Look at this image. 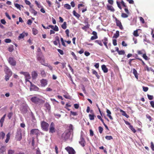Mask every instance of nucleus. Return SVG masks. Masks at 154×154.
<instances>
[{"mask_svg": "<svg viewBox=\"0 0 154 154\" xmlns=\"http://www.w3.org/2000/svg\"><path fill=\"white\" fill-rule=\"evenodd\" d=\"M120 111L122 113V114L123 116H125L127 118H128L129 117V116L126 114L125 111L121 109H120Z\"/></svg>", "mask_w": 154, "mask_h": 154, "instance_id": "aec40b11", "label": "nucleus"}, {"mask_svg": "<svg viewBox=\"0 0 154 154\" xmlns=\"http://www.w3.org/2000/svg\"><path fill=\"white\" fill-rule=\"evenodd\" d=\"M102 42H103V44L105 43H108V39L106 37H104L103 39L102 40Z\"/></svg>", "mask_w": 154, "mask_h": 154, "instance_id": "37998d69", "label": "nucleus"}, {"mask_svg": "<svg viewBox=\"0 0 154 154\" xmlns=\"http://www.w3.org/2000/svg\"><path fill=\"white\" fill-rule=\"evenodd\" d=\"M73 13L74 15L78 18H79L80 16V15L78 13H77L75 11H73Z\"/></svg>", "mask_w": 154, "mask_h": 154, "instance_id": "c85d7f7f", "label": "nucleus"}, {"mask_svg": "<svg viewBox=\"0 0 154 154\" xmlns=\"http://www.w3.org/2000/svg\"><path fill=\"white\" fill-rule=\"evenodd\" d=\"M57 51L61 55H63V51L61 49H57Z\"/></svg>", "mask_w": 154, "mask_h": 154, "instance_id": "6e6d98bb", "label": "nucleus"}, {"mask_svg": "<svg viewBox=\"0 0 154 154\" xmlns=\"http://www.w3.org/2000/svg\"><path fill=\"white\" fill-rule=\"evenodd\" d=\"M71 114L73 116H75L77 115V113L76 112H74L72 111L70 112Z\"/></svg>", "mask_w": 154, "mask_h": 154, "instance_id": "680f3d73", "label": "nucleus"}, {"mask_svg": "<svg viewBox=\"0 0 154 154\" xmlns=\"http://www.w3.org/2000/svg\"><path fill=\"white\" fill-rule=\"evenodd\" d=\"M22 138L21 131L20 130H18L17 132L16 138L17 140L20 141Z\"/></svg>", "mask_w": 154, "mask_h": 154, "instance_id": "7ed1b4c3", "label": "nucleus"}, {"mask_svg": "<svg viewBox=\"0 0 154 154\" xmlns=\"http://www.w3.org/2000/svg\"><path fill=\"white\" fill-rule=\"evenodd\" d=\"M121 3L124 7L126 8L127 7V6L126 5L125 3L122 0L121 1Z\"/></svg>", "mask_w": 154, "mask_h": 154, "instance_id": "338daca9", "label": "nucleus"}, {"mask_svg": "<svg viewBox=\"0 0 154 154\" xmlns=\"http://www.w3.org/2000/svg\"><path fill=\"white\" fill-rule=\"evenodd\" d=\"M4 120H5L4 119H3L2 118H1V119L0 120V123L1 126V127H2L3 126V123L4 121Z\"/></svg>", "mask_w": 154, "mask_h": 154, "instance_id": "a18cd8bd", "label": "nucleus"}, {"mask_svg": "<svg viewBox=\"0 0 154 154\" xmlns=\"http://www.w3.org/2000/svg\"><path fill=\"white\" fill-rule=\"evenodd\" d=\"M65 32L66 35V36L67 37H69V30L68 29H67L65 31Z\"/></svg>", "mask_w": 154, "mask_h": 154, "instance_id": "5fc2aeb1", "label": "nucleus"}, {"mask_svg": "<svg viewBox=\"0 0 154 154\" xmlns=\"http://www.w3.org/2000/svg\"><path fill=\"white\" fill-rule=\"evenodd\" d=\"M5 42L6 43H9L11 42V40L9 39H6L5 40Z\"/></svg>", "mask_w": 154, "mask_h": 154, "instance_id": "052dcab7", "label": "nucleus"}, {"mask_svg": "<svg viewBox=\"0 0 154 154\" xmlns=\"http://www.w3.org/2000/svg\"><path fill=\"white\" fill-rule=\"evenodd\" d=\"M143 91L145 92L147 91L148 90V87L144 86L143 87Z\"/></svg>", "mask_w": 154, "mask_h": 154, "instance_id": "13d9d810", "label": "nucleus"}, {"mask_svg": "<svg viewBox=\"0 0 154 154\" xmlns=\"http://www.w3.org/2000/svg\"><path fill=\"white\" fill-rule=\"evenodd\" d=\"M37 58L38 60L42 64H43V63H44L45 60L43 56H38Z\"/></svg>", "mask_w": 154, "mask_h": 154, "instance_id": "9b49d317", "label": "nucleus"}, {"mask_svg": "<svg viewBox=\"0 0 154 154\" xmlns=\"http://www.w3.org/2000/svg\"><path fill=\"white\" fill-rule=\"evenodd\" d=\"M79 143L83 147L85 146V141L83 138L82 136L81 137L80 140L79 141Z\"/></svg>", "mask_w": 154, "mask_h": 154, "instance_id": "f8f14e48", "label": "nucleus"}, {"mask_svg": "<svg viewBox=\"0 0 154 154\" xmlns=\"http://www.w3.org/2000/svg\"><path fill=\"white\" fill-rule=\"evenodd\" d=\"M33 33L34 35H36L37 34L38 32V30L35 28H33L32 29Z\"/></svg>", "mask_w": 154, "mask_h": 154, "instance_id": "4c0bfd02", "label": "nucleus"}, {"mask_svg": "<svg viewBox=\"0 0 154 154\" xmlns=\"http://www.w3.org/2000/svg\"><path fill=\"white\" fill-rule=\"evenodd\" d=\"M143 57L145 60H148V57L146 55V54H143Z\"/></svg>", "mask_w": 154, "mask_h": 154, "instance_id": "bf43d9fd", "label": "nucleus"}, {"mask_svg": "<svg viewBox=\"0 0 154 154\" xmlns=\"http://www.w3.org/2000/svg\"><path fill=\"white\" fill-rule=\"evenodd\" d=\"M31 101L35 104L40 105L44 102V101L37 96H34L31 98Z\"/></svg>", "mask_w": 154, "mask_h": 154, "instance_id": "f257e3e1", "label": "nucleus"}, {"mask_svg": "<svg viewBox=\"0 0 154 154\" xmlns=\"http://www.w3.org/2000/svg\"><path fill=\"white\" fill-rule=\"evenodd\" d=\"M34 15H36L37 14V12L35 11L33 8L30 9L29 10Z\"/></svg>", "mask_w": 154, "mask_h": 154, "instance_id": "bb28decb", "label": "nucleus"}, {"mask_svg": "<svg viewBox=\"0 0 154 154\" xmlns=\"http://www.w3.org/2000/svg\"><path fill=\"white\" fill-rule=\"evenodd\" d=\"M139 29H137L134 31L133 32V35L135 37H137L139 36V34L138 33V31Z\"/></svg>", "mask_w": 154, "mask_h": 154, "instance_id": "2f4dec72", "label": "nucleus"}, {"mask_svg": "<svg viewBox=\"0 0 154 154\" xmlns=\"http://www.w3.org/2000/svg\"><path fill=\"white\" fill-rule=\"evenodd\" d=\"M95 42L99 45L100 46L103 45L102 43V41L100 40H96L95 41Z\"/></svg>", "mask_w": 154, "mask_h": 154, "instance_id": "a878e982", "label": "nucleus"}, {"mask_svg": "<svg viewBox=\"0 0 154 154\" xmlns=\"http://www.w3.org/2000/svg\"><path fill=\"white\" fill-rule=\"evenodd\" d=\"M119 32L118 31H117L116 32V33L114 34L113 38H117L119 37Z\"/></svg>", "mask_w": 154, "mask_h": 154, "instance_id": "5701e85b", "label": "nucleus"}, {"mask_svg": "<svg viewBox=\"0 0 154 154\" xmlns=\"http://www.w3.org/2000/svg\"><path fill=\"white\" fill-rule=\"evenodd\" d=\"M121 16L123 18H125L127 17H128V15L125 13H123L122 14Z\"/></svg>", "mask_w": 154, "mask_h": 154, "instance_id": "79ce46f5", "label": "nucleus"}, {"mask_svg": "<svg viewBox=\"0 0 154 154\" xmlns=\"http://www.w3.org/2000/svg\"><path fill=\"white\" fill-rule=\"evenodd\" d=\"M5 135V134L3 132H0V139H3Z\"/></svg>", "mask_w": 154, "mask_h": 154, "instance_id": "7c9ffc66", "label": "nucleus"}, {"mask_svg": "<svg viewBox=\"0 0 154 154\" xmlns=\"http://www.w3.org/2000/svg\"><path fill=\"white\" fill-rule=\"evenodd\" d=\"M106 112L107 113V116L110 119H112L113 118L111 115V113L110 111L109 110L107 109Z\"/></svg>", "mask_w": 154, "mask_h": 154, "instance_id": "dca6fc26", "label": "nucleus"}, {"mask_svg": "<svg viewBox=\"0 0 154 154\" xmlns=\"http://www.w3.org/2000/svg\"><path fill=\"white\" fill-rule=\"evenodd\" d=\"M121 3L119 2L118 1H116V3L117 4V6L121 10L122 9L121 7L120 6V3Z\"/></svg>", "mask_w": 154, "mask_h": 154, "instance_id": "e2e57ef3", "label": "nucleus"}, {"mask_svg": "<svg viewBox=\"0 0 154 154\" xmlns=\"http://www.w3.org/2000/svg\"><path fill=\"white\" fill-rule=\"evenodd\" d=\"M53 30L55 31H59L58 28L56 25H55L54 26Z\"/></svg>", "mask_w": 154, "mask_h": 154, "instance_id": "09e8293b", "label": "nucleus"}, {"mask_svg": "<svg viewBox=\"0 0 154 154\" xmlns=\"http://www.w3.org/2000/svg\"><path fill=\"white\" fill-rule=\"evenodd\" d=\"M129 128L134 133H135L136 132V130L134 129V128L132 126H131V125H130V126H129Z\"/></svg>", "mask_w": 154, "mask_h": 154, "instance_id": "a19ab883", "label": "nucleus"}, {"mask_svg": "<svg viewBox=\"0 0 154 154\" xmlns=\"http://www.w3.org/2000/svg\"><path fill=\"white\" fill-rule=\"evenodd\" d=\"M30 134L35 135L38 136L40 134L39 131L37 129H32L30 131Z\"/></svg>", "mask_w": 154, "mask_h": 154, "instance_id": "423d86ee", "label": "nucleus"}, {"mask_svg": "<svg viewBox=\"0 0 154 154\" xmlns=\"http://www.w3.org/2000/svg\"><path fill=\"white\" fill-rule=\"evenodd\" d=\"M41 125L43 130L46 131H48V128L49 126L48 123L45 121H42L41 122Z\"/></svg>", "mask_w": 154, "mask_h": 154, "instance_id": "f03ea898", "label": "nucleus"}, {"mask_svg": "<svg viewBox=\"0 0 154 154\" xmlns=\"http://www.w3.org/2000/svg\"><path fill=\"white\" fill-rule=\"evenodd\" d=\"M133 73L134 75L135 78L138 79V76L137 75V71L135 69H133Z\"/></svg>", "mask_w": 154, "mask_h": 154, "instance_id": "412c9836", "label": "nucleus"}, {"mask_svg": "<svg viewBox=\"0 0 154 154\" xmlns=\"http://www.w3.org/2000/svg\"><path fill=\"white\" fill-rule=\"evenodd\" d=\"M55 125L54 123L52 122L50 125L49 128V132L53 133L55 132Z\"/></svg>", "mask_w": 154, "mask_h": 154, "instance_id": "20e7f679", "label": "nucleus"}, {"mask_svg": "<svg viewBox=\"0 0 154 154\" xmlns=\"http://www.w3.org/2000/svg\"><path fill=\"white\" fill-rule=\"evenodd\" d=\"M98 129L99 132L101 134L103 130V128L101 127L100 126L99 127Z\"/></svg>", "mask_w": 154, "mask_h": 154, "instance_id": "8fccbe9b", "label": "nucleus"}, {"mask_svg": "<svg viewBox=\"0 0 154 154\" xmlns=\"http://www.w3.org/2000/svg\"><path fill=\"white\" fill-rule=\"evenodd\" d=\"M89 117L90 120H94V114H89Z\"/></svg>", "mask_w": 154, "mask_h": 154, "instance_id": "72a5a7b5", "label": "nucleus"}, {"mask_svg": "<svg viewBox=\"0 0 154 154\" xmlns=\"http://www.w3.org/2000/svg\"><path fill=\"white\" fill-rule=\"evenodd\" d=\"M92 73L93 74L95 75L96 77L98 79H99L100 78V76L98 74L97 72L96 71L94 70H92Z\"/></svg>", "mask_w": 154, "mask_h": 154, "instance_id": "b1692460", "label": "nucleus"}, {"mask_svg": "<svg viewBox=\"0 0 154 154\" xmlns=\"http://www.w3.org/2000/svg\"><path fill=\"white\" fill-rule=\"evenodd\" d=\"M28 35L27 33H26L25 32H23L21 34H20L18 37V39L20 40L21 39L23 38L25 36H27Z\"/></svg>", "mask_w": 154, "mask_h": 154, "instance_id": "9d476101", "label": "nucleus"}, {"mask_svg": "<svg viewBox=\"0 0 154 154\" xmlns=\"http://www.w3.org/2000/svg\"><path fill=\"white\" fill-rule=\"evenodd\" d=\"M8 62L11 65L13 66H14L16 64V62L15 60H14L13 58L11 57H10L9 58Z\"/></svg>", "mask_w": 154, "mask_h": 154, "instance_id": "0eeeda50", "label": "nucleus"}, {"mask_svg": "<svg viewBox=\"0 0 154 154\" xmlns=\"http://www.w3.org/2000/svg\"><path fill=\"white\" fill-rule=\"evenodd\" d=\"M150 104L151 106L153 108H154V101H151L150 102Z\"/></svg>", "mask_w": 154, "mask_h": 154, "instance_id": "774afa93", "label": "nucleus"}, {"mask_svg": "<svg viewBox=\"0 0 154 154\" xmlns=\"http://www.w3.org/2000/svg\"><path fill=\"white\" fill-rule=\"evenodd\" d=\"M69 154H75V152L73 148L70 147H67L65 148Z\"/></svg>", "mask_w": 154, "mask_h": 154, "instance_id": "39448f33", "label": "nucleus"}, {"mask_svg": "<svg viewBox=\"0 0 154 154\" xmlns=\"http://www.w3.org/2000/svg\"><path fill=\"white\" fill-rule=\"evenodd\" d=\"M102 69L104 73H106L107 72L108 70V69L106 67L105 65H103L102 66Z\"/></svg>", "mask_w": 154, "mask_h": 154, "instance_id": "6ab92c4d", "label": "nucleus"}, {"mask_svg": "<svg viewBox=\"0 0 154 154\" xmlns=\"http://www.w3.org/2000/svg\"><path fill=\"white\" fill-rule=\"evenodd\" d=\"M11 76H10V75H7L6 74V75H5V80L6 81H8L9 79V78Z\"/></svg>", "mask_w": 154, "mask_h": 154, "instance_id": "c03bdc74", "label": "nucleus"}, {"mask_svg": "<svg viewBox=\"0 0 154 154\" xmlns=\"http://www.w3.org/2000/svg\"><path fill=\"white\" fill-rule=\"evenodd\" d=\"M71 54L75 60H78L77 56L73 52H71Z\"/></svg>", "mask_w": 154, "mask_h": 154, "instance_id": "58836bf2", "label": "nucleus"}, {"mask_svg": "<svg viewBox=\"0 0 154 154\" xmlns=\"http://www.w3.org/2000/svg\"><path fill=\"white\" fill-rule=\"evenodd\" d=\"M0 151L1 152H3L5 150V146H2L0 149Z\"/></svg>", "mask_w": 154, "mask_h": 154, "instance_id": "603ef678", "label": "nucleus"}, {"mask_svg": "<svg viewBox=\"0 0 154 154\" xmlns=\"http://www.w3.org/2000/svg\"><path fill=\"white\" fill-rule=\"evenodd\" d=\"M41 85L42 86L44 87L46 86L47 84V81L45 79H42L41 80Z\"/></svg>", "mask_w": 154, "mask_h": 154, "instance_id": "4468645a", "label": "nucleus"}, {"mask_svg": "<svg viewBox=\"0 0 154 154\" xmlns=\"http://www.w3.org/2000/svg\"><path fill=\"white\" fill-rule=\"evenodd\" d=\"M14 49L12 46L10 47L8 49V51L10 52L12 51Z\"/></svg>", "mask_w": 154, "mask_h": 154, "instance_id": "69168bd1", "label": "nucleus"}, {"mask_svg": "<svg viewBox=\"0 0 154 154\" xmlns=\"http://www.w3.org/2000/svg\"><path fill=\"white\" fill-rule=\"evenodd\" d=\"M61 27L63 29H65L66 28V22H64L63 24H62Z\"/></svg>", "mask_w": 154, "mask_h": 154, "instance_id": "c756f323", "label": "nucleus"}, {"mask_svg": "<svg viewBox=\"0 0 154 154\" xmlns=\"http://www.w3.org/2000/svg\"><path fill=\"white\" fill-rule=\"evenodd\" d=\"M98 38V37L97 35L96 36H91V40H93L94 39H97Z\"/></svg>", "mask_w": 154, "mask_h": 154, "instance_id": "864d4df0", "label": "nucleus"}, {"mask_svg": "<svg viewBox=\"0 0 154 154\" xmlns=\"http://www.w3.org/2000/svg\"><path fill=\"white\" fill-rule=\"evenodd\" d=\"M151 147L152 150L153 151H154V145L152 142H151Z\"/></svg>", "mask_w": 154, "mask_h": 154, "instance_id": "0e129e2a", "label": "nucleus"}, {"mask_svg": "<svg viewBox=\"0 0 154 154\" xmlns=\"http://www.w3.org/2000/svg\"><path fill=\"white\" fill-rule=\"evenodd\" d=\"M32 77L33 79H35L38 76L37 72L35 71H33L32 73Z\"/></svg>", "mask_w": 154, "mask_h": 154, "instance_id": "2eb2a0df", "label": "nucleus"}, {"mask_svg": "<svg viewBox=\"0 0 154 154\" xmlns=\"http://www.w3.org/2000/svg\"><path fill=\"white\" fill-rule=\"evenodd\" d=\"M30 91H38V88L35 86V85L33 84L31 82H30Z\"/></svg>", "mask_w": 154, "mask_h": 154, "instance_id": "6e6552de", "label": "nucleus"}, {"mask_svg": "<svg viewBox=\"0 0 154 154\" xmlns=\"http://www.w3.org/2000/svg\"><path fill=\"white\" fill-rule=\"evenodd\" d=\"M69 134L68 133H63L62 134V137L64 140H66L69 137Z\"/></svg>", "mask_w": 154, "mask_h": 154, "instance_id": "a211bd4d", "label": "nucleus"}, {"mask_svg": "<svg viewBox=\"0 0 154 154\" xmlns=\"http://www.w3.org/2000/svg\"><path fill=\"white\" fill-rule=\"evenodd\" d=\"M12 115L13 113L12 112H10L8 113V117L9 119H10L11 118Z\"/></svg>", "mask_w": 154, "mask_h": 154, "instance_id": "3c124183", "label": "nucleus"}, {"mask_svg": "<svg viewBox=\"0 0 154 154\" xmlns=\"http://www.w3.org/2000/svg\"><path fill=\"white\" fill-rule=\"evenodd\" d=\"M116 25L117 26H118L120 29H123V26L121 24V23L120 21L116 20Z\"/></svg>", "mask_w": 154, "mask_h": 154, "instance_id": "ddd939ff", "label": "nucleus"}, {"mask_svg": "<svg viewBox=\"0 0 154 154\" xmlns=\"http://www.w3.org/2000/svg\"><path fill=\"white\" fill-rule=\"evenodd\" d=\"M5 71L6 74L9 75L10 76L12 75V72L7 66L5 67Z\"/></svg>", "mask_w": 154, "mask_h": 154, "instance_id": "1a4fd4ad", "label": "nucleus"}, {"mask_svg": "<svg viewBox=\"0 0 154 154\" xmlns=\"http://www.w3.org/2000/svg\"><path fill=\"white\" fill-rule=\"evenodd\" d=\"M45 106L48 110H50V106L48 103H46L45 104Z\"/></svg>", "mask_w": 154, "mask_h": 154, "instance_id": "e433bc0d", "label": "nucleus"}, {"mask_svg": "<svg viewBox=\"0 0 154 154\" xmlns=\"http://www.w3.org/2000/svg\"><path fill=\"white\" fill-rule=\"evenodd\" d=\"M105 138L107 140H109L112 139L113 138L111 136H106L105 137Z\"/></svg>", "mask_w": 154, "mask_h": 154, "instance_id": "ea45409f", "label": "nucleus"}, {"mask_svg": "<svg viewBox=\"0 0 154 154\" xmlns=\"http://www.w3.org/2000/svg\"><path fill=\"white\" fill-rule=\"evenodd\" d=\"M85 24L86 25L82 27V29L85 31H86L87 29L89 28L90 26L88 22H85Z\"/></svg>", "mask_w": 154, "mask_h": 154, "instance_id": "f3484780", "label": "nucleus"}, {"mask_svg": "<svg viewBox=\"0 0 154 154\" xmlns=\"http://www.w3.org/2000/svg\"><path fill=\"white\" fill-rule=\"evenodd\" d=\"M24 76H25V79H30L31 78L30 75L28 72H26Z\"/></svg>", "mask_w": 154, "mask_h": 154, "instance_id": "cd10ccee", "label": "nucleus"}, {"mask_svg": "<svg viewBox=\"0 0 154 154\" xmlns=\"http://www.w3.org/2000/svg\"><path fill=\"white\" fill-rule=\"evenodd\" d=\"M35 2L38 8H42V6L40 5V3H39L38 1H35Z\"/></svg>", "mask_w": 154, "mask_h": 154, "instance_id": "473e14b6", "label": "nucleus"}, {"mask_svg": "<svg viewBox=\"0 0 154 154\" xmlns=\"http://www.w3.org/2000/svg\"><path fill=\"white\" fill-rule=\"evenodd\" d=\"M118 53L119 54V55H123L125 54V52L123 50H122L120 51H119Z\"/></svg>", "mask_w": 154, "mask_h": 154, "instance_id": "de8ad7c7", "label": "nucleus"}, {"mask_svg": "<svg viewBox=\"0 0 154 154\" xmlns=\"http://www.w3.org/2000/svg\"><path fill=\"white\" fill-rule=\"evenodd\" d=\"M107 7L108 9L109 10L112 12H113L115 11V9L112 6L108 5H107Z\"/></svg>", "mask_w": 154, "mask_h": 154, "instance_id": "4be33fe9", "label": "nucleus"}, {"mask_svg": "<svg viewBox=\"0 0 154 154\" xmlns=\"http://www.w3.org/2000/svg\"><path fill=\"white\" fill-rule=\"evenodd\" d=\"M41 74L43 76H46V73L44 71L43 69L41 70Z\"/></svg>", "mask_w": 154, "mask_h": 154, "instance_id": "c9c22d12", "label": "nucleus"}, {"mask_svg": "<svg viewBox=\"0 0 154 154\" xmlns=\"http://www.w3.org/2000/svg\"><path fill=\"white\" fill-rule=\"evenodd\" d=\"M14 152V151L13 150H9L8 151V154H13Z\"/></svg>", "mask_w": 154, "mask_h": 154, "instance_id": "4d7b16f0", "label": "nucleus"}, {"mask_svg": "<svg viewBox=\"0 0 154 154\" xmlns=\"http://www.w3.org/2000/svg\"><path fill=\"white\" fill-rule=\"evenodd\" d=\"M14 5L16 8L20 10L21 8L20 5L16 3L14 4Z\"/></svg>", "mask_w": 154, "mask_h": 154, "instance_id": "49530a36", "label": "nucleus"}, {"mask_svg": "<svg viewBox=\"0 0 154 154\" xmlns=\"http://www.w3.org/2000/svg\"><path fill=\"white\" fill-rule=\"evenodd\" d=\"M64 7L67 9H70L71 8L70 5L68 4H65Z\"/></svg>", "mask_w": 154, "mask_h": 154, "instance_id": "f704fd0d", "label": "nucleus"}, {"mask_svg": "<svg viewBox=\"0 0 154 154\" xmlns=\"http://www.w3.org/2000/svg\"><path fill=\"white\" fill-rule=\"evenodd\" d=\"M10 138V134L9 133H8L6 135V139L5 140L6 143H7L8 142Z\"/></svg>", "mask_w": 154, "mask_h": 154, "instance_id": "393cba45", "label": "nucleus"}]
</instances>
